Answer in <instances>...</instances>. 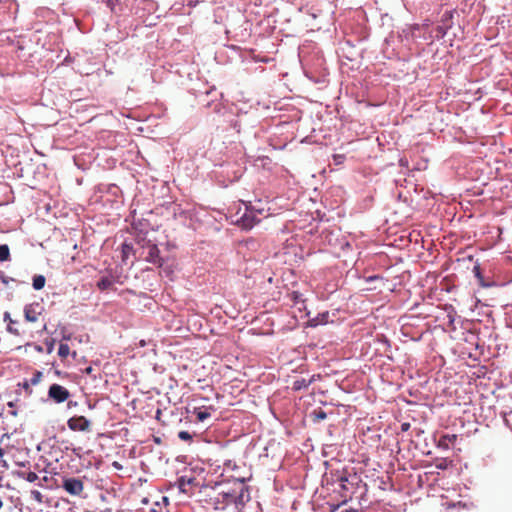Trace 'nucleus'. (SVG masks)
<instances>
[{
	"label": "nucleus",
	"mask_w": 512,
	"mask_h": 512,
	"mask_svg": "<svg viewBox=\"0 0 512 512\" xmlns=\"http://www.w3.org/2000/svg\"><path fill=\"white\" fill-rule=\"evenodd\" d=\"M250 500V492L244 479H237L231 489H220L215 496H210L208 503L216 511L231 507L239 511Z\"/></svg>",
	"instance_id": "nucleus-1"
},
{
	"label": "nucleus",
	"mask_w": 512,
	"mask_h": 512,
	"mask_svg": "<svg viewBox=\"0 0 512 512\" xmlns=\"http://www.w3.org/2000/svg\"><path fill=\"white\" fill-rule=\"evenodd\" d=\"M356 480H358V478L355 475L352 477L346 476L344 473L337 475L335 482L339 486V493L344 499V502H346L347 499H351L355 486L357 485V482H354Z\"/></svg>",
	"instance_id": "nucleus-2"
},
{
	"label": "nucleus",
	"mask_w": 512,
	"mask_h": 512,
	"mask_svg": "<svg viewBox=\"0 0 512 512\" xmlns=\"http://www.w3.org/2000/svg\"><path fill=\"white\" fill-rule=\"evenodd\" d=\"M259 221L260 219L256 217L255 212L250 207L245 205V211L242 215L234 220V223L241 226L243 229L249 230L253 228Z\"/></svg>",
	"instance_id": "nucleus-3"
},
{
	"label": "nucleus",
	"mask_w": 512,
	"mask_h": 512,
	"mask_svg": "<svg viewBox=\"0 0 512 512\" xmlns=\"http://www.w3.org/2000/svg\"><path fill=\"white\" fill-rule=\"evenodd\" d=\"M48 397L55 403H63L70 397V392L59 384H52L48 389Z\"/></svg>",
	"instance_id": "nucleus-4"
},
{
	"label": "nucleus",
	"mask_w": 512,
	"mask_h": 512,
	"mask_svg": "<svg viewBox=\"0 0 512 512\" xmlns=\"http://www.w3.org/2000/svg\"><path fill=\"white\" fill-rule=\"evenodd\" d=\"M67 426L72 431L88 432L91 422L84 416H73L68 419Z\"/></svg>",
	"instance_id": "nucleus-5"
},
{
	"label": "nucleus",
	"mask_w": 512,
	"mask_h": 512,
	"mask_svg": "<svg viewBox=\"0 0 512 512\" xmlns=\"http://www.w3.org/2000/svg\"><path fill=\"white\" fill-rule=\"evenodd\" d=\"M62 487L67 493L73 496H79L84 490V484L82 480L78 478L64 479Z\"/></svg>",
	"instance_id": "nucleus-6"
},
{
	"label": "nucleus",
	"mask_w": 512,
	"mask_h": 512,
	"mask_svg": "<svg viewBox=\"0 0 512 512\" xmlns=\"http://www.w3.org/2000/svg\"><path fill=\"white\" fill-rule=\"evenodd\" d=\"M147 255L145 256V260L149 263L158 265L161 267L164 263L163 259L160 256V250L156 244L148 243L146 246Z\"/></svg>",
	"instance_id": "nucleus-7"
},
{
	"label": "nucleus",
	"mask_w": 512,
	"mask_h": 512,
	"mask_svg": "<svg viewBox=\"0 0 512 512\" xmlns=\"http://www.w3.org/2000/svg\"><path fill=\"white\" fill-rule=\"evenodd\" d=\"M42 313V307L38 302L27 304L24 307V317L28 322H36Z\"/></svg>",
	"instance_id": "nucleus-8"
},
{
	"label": "nucleus",
	"mask_w": 512,
	"mask_h": 512,
	"mask_svg": "<svg viewBox=\"0 0 512 512\" xmlns=\"http://www.w3.org/2000/svg\"><path fill=\"white\" fill-rule=\"evenodd\" d=\"M457 440V435L456 434H445V435H442L438 441V447H441V448H444V449H449L450 447V444H453L455 443V441Z\"/></svg>",
	"instance_id": "nucleus-9"
},
{
	"label": "nucleus",
	"mask_w": 512,
	"mask_h": 512,
	"mask_svg": "<svg viewBox=\"0 0 512 512\" xmlns=\"http://www.w3.org/2000/svg\"><path fill=\"white\" fill-rule=\"evenodd\" d=\"M209 410H213V407L210 406L208 408H194L193 414L196 416L197 421L203 422L206 419L210 418L211 413Z\"/></svg>",
	"instance_id": "nucleus-10"
},
{
	"label": "nucleus",
	"mask_w": 512,
	"mask_h": 512,
	"mask_svg": "<svg viewBox=\"0 0 512 512\" xmlns=\"http://www.w3.org/2000/svg\"><path fill=\"white\" fill-rule=\"evenodd\" d=\"M4 321L8 322L7 331L10 334H13L15 336H19L20 335V331L17 328L13 327V325L16 323V321L11 318L9 312H5L4 313Z\"/></svg>",
	"instance_id": "nucleus-11"
},
{
	"label": "nucleus",
	"mask_w": 512,
	"mask_h": 512,
	"mask_svg": "<svg viewBox=\"0 0 512 512\" xmlns=\"http://www.w3.org/2000/svg\"><path fill=\"white\" fill-rule=\"evenodd\" d=\"M114 284L113 278L104 276L97 282V288L101 291H105L111 288Z\"/></svg>",
	"instance_id": "nucleus-12"
},
{
	"label": "nucleus",
	"mask_w": 512,
	"mask_h": 512,
	"mask_svg": "<svg viewBox=\"0 0 512 512\" xmlns=\"http://www.w3.org/2000/svg\"><path fill=\"white\" fill-rule=\"evenodd\" d=\"M329 314L328 312L322 313L315 318L309 320V325L312 327H316L318 325L326 324L328 322Z\"/></svg>",
	"instance_id": "nucleus-13"
},
{
	"label": "nucleus",
	"mask_w": 512,
	"mask_h": 512,
	"mask_svg": "<svg viewBox=\"0 0 512 512\" xmlns=\"http://www.w3.org/2000/svg\"><path fill=\"white\" fill-rule=\"evenodd\" d=\"M46 279L42 275H36L33 278V288L35 290H41L45 286Z\"/></svg>",
	"instance_id": "nucleus-14"
},
{
	"label": "nucleus",
	"mask_w": 512,
	"mask_h": 512,
	"mask_svg": "<svg viewBox=\"0 0 512 512\" xmlns=\"http://www.w3.org/2000/svg\"><path fill=\"white\" fill-rule=\"evenodd\" d=\"M192 482V478L180 477L178 480L179 489L182 492L187 493V486L192 484Z\"/></svg>",
	"instance_id": "nucleus-15"
},
{
	"label": "nucleus",
	"mask_w": 512,
	"mask_h": 512,
	"mask_svg": "<svg viewBox=\"0 0 512 512\" xmlns=\"http://www.w3.org/2000/svg\"><path fill=\"white\" fill-rule=\"evenodd\" d=\"M70 354V347L68 344L60 343L58 349V355L61 359H66Z\"/></svg>",
	"instance_id": "nucleus-16"
},
{
	"label": "nucleus",
	"mask_w": 512,
	"mask_h": 512,
	"mask_svg": "<svg viewBox=\"0 0 512 512\" xmlns=\"http://www.w3.org/2000/svg\"><path fill=\"white\" fill-rule=\"evenodd\" d=\"M19 476L25 479L26 481L33 483L38 480V475L35 472H20Z\"/></svg>",
	"instance_id": "nucleus-17"
},
{
	"label": "nucleus",
	"mask_w": 512,
	"mask_h": 512,
	"mask_svg": "<svg viewBox=\"0 0 512 512\" xmlns=\"http://www.w3.org/2000/svg\"><path fill=\"white\" fill-rule=\"evenodd\" d=\"M10 258V250L8 245H0V261H7Z\"/></svg>",
	"instance_id": "nucleus-18"
},
{
	"label": "nucleus",
	"mask_w": 512,
	"mask_h": 512,
	"mask_svg": "<svg viewBox=\"0 0 512 512\" xmlns=\"http://www.w3.org/2000/svg\"><path fill=\"white\" fill-rule=\"evenodd\" d=\"M312 416H313V420H314V421L319 422V421H321V420L326 419L327 414H326V412H325L324 410H322V409H320V408H319V409L314 410V411L312 412Z\"/></svg>",
	"instance_id": "nucleus-19"
},
{
	"label": "nucleus",
	"mask_w": 512,
	"mask_h": 512,
	"mask_svg": "<svg viewBox=\"0 0 512 512\" xmlns=\"http://www.w3.org/2000/svg\"><path fill=\"white\" fill-rule=\"evenodd\" d=\"M309 385V383L306 382L305 379H301V380H296L294 383H293V389L294 390H301L303 388H307Z\"/></svg>",
	"instance_id": "nucleus-20"
},
{
	"label": "nucleus",
	"mask_w": 512,
	"mask_h": 512,
	"mask_svg": "<svg viewBox=\"0 0 512 512\" xmlns=\"http://www.w3.org/2000/svg\"><path fill=\"white\" fill-rule=\"evenodd\" d=\"M42 376H43V375H42V372H40V371H35V372L33 373V376L31 377V379H30V381H29V382H30V384H31V385H37V384L41 381Z\"/></svg>",
	"instance_id": "nucleus-21"
},
{
	"label": "nucleus",
	"mask_w": 512,
	"mask_h": 512,
	"mask_svg": "<svg viewBox=\"0 0 512 512\" xmlns=\"http://www.w3.org/2000/svg\"><path fill=\"white\" fill-rule=\"evenodd\" d=\"M178 437L183 441H190L192 440V435L188 431H180L178 433Z\"/></svg>",
	"instance_id": "nucleus-22"
},
{
	"label": "nucleus",
	"mask_w": 512,
	"mask_h": 512,
	"mask_svg": "<svg viewBox=\"0 0 512 512\" xmlns=\"http://www.w3.org/2000/svg\"><path fill=\"white\" fill-rule=\"evenodd\" d=\"M474 272H475V275L476 277H478L480 279V281H482V276H481V273H480V269L479 267H474ZM481 285L482 286H487L486 284H484L483 282H481Z\"/></svg>",
	"instance_id": "nucleus-23"
},
{
	"label": "nucleus",
	"mask_w": 512,
	"mask_h": 512,
	"mask_svg": "<svg viewBox=\"0 0 512 512\" xmlns=\"http://www.w3.org/2000/svg\"><path fill=\"white\" fill-rule=\"evenodd\" d=\"M30 385H31L30 382H27V381L22 384V387L26 390V392L28 394L32 393V389L30 388Z\"/></svg>",
	"instance_id": "nucleus-24"
},
{
	"label": "nucleus",
	"mask_w": 512,
	"mask_h": 512,
	"mask_svg": "<svg viewBox=\"0 0 512 512\" xmlns=\"http://www.w3.org/2000/svg\"><path fill=\"white\" fill-rule=\"evenodd\" d=\"M409 428H410V423H408V422H404V423H402V425H401V431H402V432H406V431H408V430H409Z\"/></svg>",
	"instance_id": "nucleus-25"
},
{
	"label": "nucleus",
	"mask_w": 512,
	"mask_h": 512,
	"mask_svg": "<svg viewBox=\"0 0 512 512\" xmlns=\"http://www.w3.org/2000/svg\"><path fill=\"white\" fill-rule=\"evenodd\" d=\"M300 296H301V295H300V293H298V292H293V293H292V299H293V301H294L295 303H298Z\"/></svg>",
	"instance_id": "nucleus-26"
},
{
	"label": "nucleus",
	"mask_w": 512,
	"mask_h": 512,
	"mask_svg": "<svg viewBox=\"0 0 512 512\" xmlns=\"http://www.w3.org/2000/svg\"><path fill=\"white\" fill-rule=\"evenodd\" d=\"M436 467L439 469H445L447 466L445 463H440V464H437Z\"/></svg>",
	"instance_id": "nucleus-27"
},
{
	"label": "nucleus",
	"mask_w": 512,
	"mask_h": 512,
	"mask_svg": "<svg viewBox=\"0 0 512 512\" xmlns=\"http://www.w3.org/2000/svg\"><path fill=\"white\" fill-rule=\"evenodd\" d=\"M48 353H51L52 350H53V342H51L49 345H48Z\"/></svg>",
	"instance_id": "nucleus-28"
},
{
	"label": "nucleus",
	"mask_w": 512,
	"mask_h": 512,
	"mask_svg": "<svg viewBox=\"0 0 512 512\" xmlns=\"http://www.w3.org/2000/svg\"><path fill=\"white\" fill-rule=\"evenodd\" d=\"M35 350L38 351V352H42L43 348L40 345H35Z\"/></svg>",
	"instance_id": "nucleus-29"
},
{
	"label": "nucleus",
	"mask_w": 512,
	"mask_h": 512,
	"mask_svg": "<svg viewBox=\"0 0 512 512\" xmlns=\"http://www.w3.org/2000/svg\"><path fill=\"white\" fill-rule=\"evenodd\" d=\"M34 494H35V498H36V499H38V500H40L41 493H40V492H38V491H35V492H34Z\"/></svg>",
	"instance_id": "nucleus-30"
},
{
	"label": "nucleus",
	"mask_w": 512,
	"mask_h": 512,
	"mask_svg": "<svg viewBox=\"0 0 512 512\" xmlns=\"http://www.w3.org/2000/svg\"><path fill=\"white\" fill-rule=\"evenodd\" d=\"M77 405V402H68V407H72V406H76Z\"/></svg>",
	"instance_id": "nucleus-31"
},
{
	"label": "nucleus",
	"mask_w": 512,
	"mask_h": 512,
	"mask_svg": "<svg viewBox=\"0 0 512 512\" xmlns=\"http://www.w3.org/2000/svg\"><path fill=\"white\" fill-rule=\"evenodd\" d=\"M92 371H93L92 367H88V368H86V373H87V374L92 373Z\"/></svg>",
	"instance_id": "nucleus-32"
},
{
	"label": "nucleus",
	"mask_w": 512,
	"mask_h": 512,
	"mask_svg": "<svg viewBox=\"0 0 512 512\" xmlns=\"http://www.w3.org/2000/svg\"><path fill=\"white\" fill-rule=\"evenodd\" d=\"M8 406H9V407H14V406H15V404H14V402H8Z\"/></svg>",
	"instance_id": "nucleus-33"
},
{
	"label": "nucleus",
	"mask_w": 512,
	"mask_h": 512,
	"mask_svg": "<svg viewBox=\"0 0 512 512\" xmlns=\"http://www.w3.org/2000/svg\"><path fill=\"white\" fill-rule=\"evenodd\" d=\"M84 512H91V511H84Z\"/></svg>",
	"instance_id": "nucleus-34"
}]
</instances>
